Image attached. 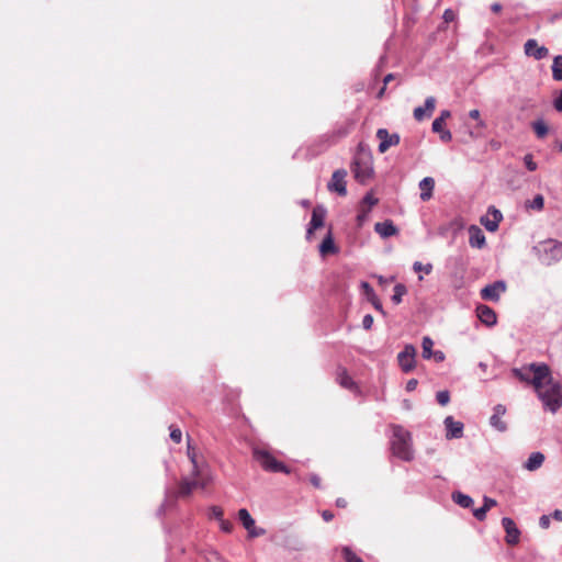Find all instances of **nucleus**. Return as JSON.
<instances>
[{"instance_id": "1", "label": "nucleus", "mask_w": 562, "mask_h": 562, "mask_svg": "<svg viewBox=\"0 0 562 562\" xmlns=\"http://www.w3.org/2000/svg\"><path fill=\"white\" fill-rule=\"evenodd\" d=\"M510 372L519 381L539 389L544 386V380L550 378L551 370L544 362H532L521 368H513Z\"/></svg>"}, {"instance_id": "2", "label": "nucleus", "mask_w": 562, "mask_h": 562, "mask_svg": "<svg viewBox=\"0 0 562 562\" xmlns=\"http://www.w3.org/2000/svg\"><path fill=\"white\" fill-rule=\"evenodd\" d=\"M538 398L542 402L544 411L555 414L562 406V385L553 381L550 374L549 379L544 380V386L535 389Z\"/></svg>"}, {"instance_id": "3", "label": "nucleus", "mask_w": 562, "mask_h": 562, "mask_svg": "<svg viewBox=\"0 0 562 562\" xmlns=\"http://www.w3.org/2000/svg\"><path fill=\"white\" fill-rule=\"evenodd\" d=\"M351 171L359 183H366L373 175L371 151L361 143L355 154Z\"/></svg>"}, {"instance_id": "4", "label": "nucleus", "mask_w": 562, "mask_h": 562, "mask_svg": "<svg viewBox=\"0 0 562 562\" xmlns=\"http://www.w3.org/2000/svg\"><path fill=\"white\" fill-rule=\"evenodd\" d=\"M392 431L391 449L393 454L403 461L413 460L411 432L401 425H392Z\"/></svg>"}, {"instance_id": "5", "label": "nucleus", "mask_w": 562, "mask_h": 562, "mask_svg": "<svg viewBox=\"0 0 562 562\" xmlns=\"http://www.w3.org/2000/svg\"><path fill=\"white\" fill-rule=\"evenodd\" d=\"M198 484L199 482L196 480H189L184 477L181 480L179 484V490L177 492L171 491L170 488H166L165 499L162 504L159 506L157 514L161 516L167 512V509L176 507L178 497L190 496L193 490L198 487Z\"/></svg>"}, {"instance_id": "6", "label": "nucleus", "mask_w": 562, "mask_h": 562, "mask_svg": "<svg viewBox=\"0 0 562 562\" xmlns=\"http://www.w3.org/2000/svg\"><path fill=\"white\" fill-rule=\"evenodd\" d=\"M254 458L256 461L260 463V465L263 468V470L268 472H282L285 474L290 473V469L282 462L278 461L272 454H270L266 450H261L258 448H255L254 451Z\"/></svg>"}, {"instance_id": "7", "label": "nucleus", "mask_w": 562, "mask_h": 562, "mask_svg": "<svg viewBox=\"0 0 562 562\" xmlns=\"http://www.w3.org/2000/svg\"><path fill=\"white\" fill-rule=\"evenodd\" d=\"M562 259V243L555 239H549L542 244L541 261L551 266Z\"/></svg>"}, {"instance_id": "8", "label": "nucleus", "mask_w": 562, "mask_h": 562, "mask_svg": "<svg viewBox=\"0 0 562 562\" xmlns=\"http://www.w3.org/2000/svg\"><path fill=\"white\" fill-rule=\"evenodd\" d=\"M506 282L503 280H497L487 284L481 290V297L485 301L497 302L501 297V294L506 292Z\"/></svg>"}, {"instance_id": "9", "label": "nucleus", "mask_w": 562, "mask_h": 562, "mask_svg": "<svg viewBox=\"0 0 562 562\" xmlns=\"http://www.w3.org/2000/svg\"><path fill=\"white\" fill-rule=\"evenodd\" d=\"M416 349L413 345H406L397 355V361L403 372L408 373L415 368Z\"/></svg>"}, {"instance_id": "10", "label": "nucleus", "mask_w": 562, "mask_h": 562, "mask_svg": "<svg viewBox=\"0 0 562 562\" xmlns=\"http://www.w3.org/2000/svg\"><path fill=\"white\" fill-rule=\"evenodd\" d=\"M347 171L345 169H337L333 172L331 180L328 183V190L335 191L339 195L345 196L347 194L346 188Z\"/></svg>"}, {"instance_id": "11", "label": "nucleus", "mask_w": 562, "mask_h": 562, "mask_svg": "<svg viewBox=\"0 0 562 562\" xmlns=\"http://www.w3.org/2000/svg\"><path fill=\"white\" fill-rule=\"evenodd\" d=\"M502 220V212L497 210L495 206H490L487 210V214L481 217V224L486 228V231L496 232Z\"/></svg>"}, {"instance_id": "12", "label": "nucleus", "mask_w": 562, "mask_h": 562, "mask_svg": "<svg viewBox=\"0 0 562 562\" xmlns=\"http://www.w3.org/2000/svg\"><path fill=\"white\" fill-rule=\"evenodd\" d=\"M376 137L380 139L379 151L385 153L391 146L400 144L401 137L397 133L390 134L386 128H379Z\"/></svg>"}, {"instance_id": "13", "label": "nucleus", "mask_w": 562, "mask_h": 562, "mask_svg": "<svg viewBox=\"0 0 562 562\" xmlns=\"http://www.w3.org/2000/svg\"><path fill=\"white\" fill-rule=\"evenodd\" d=\"M524 50L528 57H533L536 60H541L549 56V49L546 46H540L535 38H530L525 43Z\"/></svg>"}, {"instance_id": "14", "label": "nucleus", "mask_w": 562, "mask_h": 562, "mask_svg": "<svg viewBox=\"0 0 562 562\" xmlns=\"http://www.w3.org/2000/svg\"><path fill=\"white\" fill-rule=\"evenodd\" d=\"M502 526L506 532V542L510 546L517 544L519 542L520 531L515 521L509 517H504L502 519Z\"/></svg>"}, {"instance_id": "15", "label": "nucleus", "mask_w": 562, "mask_h": 562, "mask_svg": "<svg viewBox=\"0 0 562 562\" xmlns=\"http://www.w3.org/2000/svg\"><path fill=\"white\" fill-rule=\"evenodd\" d=\"M325 216L326 209L324 206L317 205L313 209L311 222L306 232L307 238H310L315 229H318L324 225Z\"/></svg>"}, {"instance_id": "16", "label": "nucleus", "mask_w": 562, "mask_h": 562, "mask_svg": "<svg viewBox=\"0 0 562 562\" xmlns=\"http://www.w3.org/2000/svg\"><path fill=\"white\" fill-rule=\"evenodd\" d=\"M443 424L446 427L447 439H458L463 436V424L454 420L452 416H447Z\"/></svg>"}, {"instance_id": "17", "label": "nucleus", "mask_w": 562, "mask_h": 562, "mask_svg": "<svg viewBox=\"0 0 562 562\" xmlns=\"http://www.w3.org/2000/svg\"><path fill=\"white\" fill-rule=\"evenodd\" d=\"M506 407L502 404H497L494 407V414L490 418V424L496 430L504 432L507 429V425L502 420V416L505 415Z\"/></svg>"}, {"instance_id": "18", "label": "nucleus", "mask_w": 562, "mask_h": 562, "mask_svg": "<svg viewBox=\"0 0 562 562\" xmlns=\"http://www.w3.org/2000/svg\"><path fill=\"white\" fill-rule=\"evenodd\" d=\"M469 244L471 247L482 249L485 246V235L480 227L471 225L469 228Z\"/></svg>"}, {"instance_id": "19", "label": "nucleus", "mask_w": 562, "mask_h": 562, "mask_svg": "<svg viewBox=\"0 0 562 562\" xmlns=\"http://www.w3.org/2000/svg\"><path fill=\"white\" fill-rule=\"evenodd\" d=\"M360 286H361L363 294L366 295V299L368 300V302H370L376 311L381 312L382 314H385L382 303H381L380 299L378 297V295L375 294L371 284L367 281H362Z\"/></svg>"}, {"instance_id": "20", "label": "nucleus", "mask_w": 562, "mask_h": 562, "mask_svg": "<svg viewBox=\"0 0 562 562\" xmlns=\"http://www.w3.org/2000/svg\"><path fill=\"white\" fill-rule=\"evenodd\" d=\"M476 313L479 319L486 326H493L497 322L496 313L487 305H479Z\"/></svg>"}, {"instance_id": "21", "label": "nucleus", "mask_w": 562, "mask_h": 562, "mask_svg": "<svg viewBox=\"0 0 562 562\" xmlns=\"http://www.w3.org/2000/svg\"><path fill=\"white\" fill-rule=\"evenodd\" d=\"M374 231L383 238H387L397 234V228L391 220L375 223Z\"/></svg>"}, {"instance_id": "22", "label": "nucleus", "mask_w": 562, "mask_h": 562, "mask_svg": "<svg viewBox=\"0 0 562 562\" xmlns=\"http://www.w3.org/2000/svg\"><path fill=\"white\" fill-rule=\"evenodd\" d=\"M435 187V180L431 177H425L419 182V189H420V200L422 201H428L432 196V190Z\"/></svg>"}, {"instance_id": "23", "label": "nucleus", "mask_w": 562, "mask_h": 562, "mask_svg": "<svg viewBox=\"0 0 562 562\" xmlns=\"http://www.w3.org/2000/svg\"><path fill=\"white\" fill-rule=\"evenodd\" d=\"M336 380L339 383V385L341 387H344V389H347V390H350V391L357 389V385H356L355 381L348 374L347 370L344 369V368H339L338 369Z\"/></svg>"}, {"instance_id": "24", "label": "nucleus", "mask_w": 562, "mask_h": 562, "mask_svg": "<svg viewBox=\"0 0 562 562\" xmlns=\"http://www.w3.org/2000/svg\"><path fill=\"white\" fill-rule=\"evenodd\" d=\"M319 252L322 256H327L329 254H337L338 248L335 245L331 232L329 231L326 237L319 245Z\"/></svg>"}, {"instance_id": "25", "label": "nucleus", "mask_w": 562, "mask_h": 562, "mask_svg": "<svg viewBox=\"0 0 562 562\" xmlns=\"http://www.w3.org/2000/svg\"><path fill=\"white\" fill-rule=\"evenodd\" d=\"M544 461L543 453L537 451L532 452L524 464V468L528 471H536L539 469Z\"/></svg>"}, {"instance_id": "26", "label": "nucleus", "mask_w": 562, "mask_h": 562, "mask_svg": "<svg viewBox=\"0 0 562 562\" xmlns=\"http://www.w3.org/2000/svg\"><path fill=\"white\" fill-rule=\"evenodd\" d=\"M452 499L456 504L463 508H470L474 503L471 496L463 494L461 492H453Z\"/></svg>"}, {"instance_id": "27", "label": "nucleus", "mask_w": 562, "mask_h": 562, "mask_svg": "<svg viewBox=\"0 0 562 562\" xmlns=\"http://www.w3.org/2000/svg\"><path fill=\"white\" fill-rule=\"evenodd\" d=\"M237 515L239 521L247 531H249L255 526V520L246 508L239 509Z\"/></svg>"}, {"instance_id": "28", "label": "nucleus", "mask_w": 562, "mask_h": 562, "mask_svg": "<svg viewBox=\"0 0 562 562\" xmlns=\"http://www.w3.org/2000/svg\"><path fill=\"white\" fill-rule=\"evenodd\" d=\"M552 78L555 81H562V55H558L553 58Z\"/></svg>"}, {"instance_id": "29", "label": "nucleus", "mask_w": 562, "mask_h": 562, "mask_svg": "<svg viewBox=\"0 0 562 562\" xmlns=\"http://www.w3.org/2000/svg\"><path fill=\"white\" fill-rule=\"evenodd\" d=\"M393 295L391 297L394 304H400L402 302L403 296L406 294L407 289L404 284L397 283L393 289Z\"/></svg>"}, {"instance_id": "30", "label": "nucleus", "mask_w": 562, "mask_h": 562, "mask_svg": "<svg viewBox=\"0 0 562 562\" xmlns=\"http://www.w3.org/2000/svg\"><path fill=\"white\" fill-rule=\"evenodd\" d=\"M434 341L430 337L425 336L422 341L423 358L431 359Z\"/></svg>"}, {"instance_id": "31", "label": "nucleus", "mask_w": 562, "mask_h": 562, "mask_svg": "<svg viewBox=\"0 0 562 562\" xmlns=\"http://www.w3.org/2000/svg\"><path fill=\"white\" fill-rule=\"evenodd\" d=\"M532 128L538 138H543L548 134V126L542 120L535 121Z\"/></svg>"}, {"instance_id": "32", "label": "nucleus", "mask_w": 562, "mask_h": 562, "mask_svg": "<svg viewBox=\"0 0 562 562\" xmlns=\"http://www.w3.org/2000/svg\"><path fill=\"white\" fill-rule=\"evenodd\" d=\"M528 207L541 211L544 206V198L541 194H536L532 201L527 204Z\"/></svg>"}, {"instance_id": "33", "label": "nucleus", "mask_w": 562, "mask_h": 562, "mask_svg": "<svg viewBox=\"0 0 562 562\" xmlns=\"http://www.w3.org/2000/svg\"><path fill=\"white\" fill-rule=\"evenodd\" d=\"M342 555L346 562H363L362 559L348 547L342 548Z\"/></svg>"}, {"instance_id": "34", "label": "nucleus", "mask_w": 562, "mask_h": 562, "mask_svg": "<svg viewBox=\"0 0 562 562\" xmlns=\"http://www.w3.org/2000/svg\"><path fill=\"white\" fill-rule=\"evenodd\" d=\"M188 457L193 465L192 475L200 476V469L196 462V456L190 446L188 447Z\"/></svg>"}, {"instance_id": "35", "label": "nucleus", "mask_w": 562, "mask_h": 562, "mask_svg": "<svg viewBox=\"0 0 562 562\" xmlns=\"http://www.w3.org/2000/svg\"><path fill=\"white\" fill-rule=\"evenodd\" d=\"M413 270L415 272H425L426 274H429L432 271V265L431 263H422L420 261H415L413 265Z\"/></svg>"}, {"instance_id": "36", "label": "nucleus", "mask_w": 562, "mask_h": 562, "mask_svg": "<svg viewBox=\"0 0 562 562\" xmlns=\"http://www.w3.org/2000/svg\"><path fill=\"white\" fill-rule=\"evenodd\" d=\"M436 400L437 402L441 405V406H445L449 403L450 401V393L449 391L447 390H443V391H439L437 392L436 394Z\"/></svg>"}, {"instance_id": "37", "label": "nucleus", "mask_w": 562, "mask_h": 562, "mask_svg": "<svg viewBox=\"0 0 562 562\" xmlns=\"http://www.w3.org/2000/svg\"><path fill=\"white\" fill-rule=\"evenodd\" d=\"M423 108L428 113V116H430L436 108V99L434 97L426 98L425 106H423Z\"/></svg>"}, {"instance_id": "38", "label": "nucleus", "mask_w": 562, "mask_h": 562, "mask_svg": "<svg viewBox=\"0 0 562 562\" xmlns=\"http://www.w3.org/2000/svg\"><path fill=\"white\" fill-rule=\"evenodd\" d=\"M220 522V528L223 532L225 533H231L234 529V524L231 521V520H227V519H222L218 521Z\"/></svg>"}, {"instance_id": "39", "label": "nucleus", "mask_w": 562, "mask_h": 562, "mask_svg": "<svg viewBox=\"0 0 562 562\" xmlns=\"http://www.w3.org/2000/svg\"><path fill=\"white\" fill-rule=\"evenodd\" d=\"M524 162H525V166L526 168L529 170V171H535L537 169V164L533 161V157L531 154H527L525 157H524Z\"/></svg>"}, {"instance_id": "40", "label": "nucleus", "mask_w": 562, "mask_h": 562, "mask_svg": "<svg viewBox=\"0 0 562 562\" xmlns=\"http://www.w3.org/2000/svg\"><path fill=\"white\" fill-rule=\"evenodd\" d=\"M170 439L176 442V443H180L181 442V439H182V432L179 428H176V427H170Z\"/></svg>"}, {"instance_id": "41", "label": "nucleus", "mask_w": 562, "mask_h": 562, "mask_svg": "<svg viewBox=\"0 0 562 562\" xmlns=\"http://www.w3.org/2000/svg\"><path fill=\"white\" fill-rule=\"evenodd\" d=\"M378 202H379V200H378L376 198H374V196H373V194H372V193H370V192H369V193H367V194L363 196V199H362V203H363V204H367V205L369 206V207H368V210H369V211H370V209H371L372 206H374L375 204H378Z\"/></svg>"}, {"instance_id": "42", "label": "nucleus", "mask_w": 562, "mask_h": 562, "mask_svg": "<svg viewBox=\"0 0 562 562\" xmlns=\"http://www.w3.org/2000/svg\"><path fill=\"white\" fill-rule=\"evenodd\" d=\"M413 115L416 121L420 122L428 116V113L423 106H417L414 109Z\"/></svg>"}, {"instance_id": "43", "label": "nucleus", "mask_w": 562, "mask_h": 562, "mask_svg": "<svg viewBox=\"0 0 562 562\" xmlns=\"http://www.w3.org/2000/svg\"><path fill=\"white\" fill-rule=\"evenodd\" d=\"M488 510L485 509L483 506L476 508L473 510V516L479 520V521H483L485 518H486V513Z\"/></svg>"}, {"instance_id": "44", "label": "nucleus", "mask_w": 562, "mask_h": 562, "mask_svg": "<svg viewBox=\"0 0 562 562\" xmlns=\"http://www.w3.org/2000/svg\"><path fill=\"white\" fill-rule=\"evenodd\" d=\"M223 509L218 506H212L211 507V517L216 519V520H222L223 519Z\"/></svg>"}, {"instance_id": "45", "label": "nucleus", "mask_w": 562, "mask_h": 562, "mask_svg": "<svg viewBox=\"0 0 562 562\" xmlns=\"http://www.w3.org/2000/svg\"><path fill=\"white\" fill-rule=\"evenodd\" d=\"M443 124H445V121H442V119H435L432 124H431V130L434 133H439L441 132L443 128Z\"/></svg>"}, {"instance_id": "46", "label": "nucleus", "mask_w": 562, "mask_h": 562, "mask_svg": "<svg viewBox=\"0 0 562 562\" xmlns=\"http://www.w3.org/2000/svg\"><path fill=\"white\" fill-rule=\"evenodd\" d=\"M456 16L457 14L452 9H446L442 15L446 23L453 22L456 20Z\"/></svg>"}, {"instance_id": "47", "label": "nucleus", "mask_w": 562, "mask_h": 562, "mask_svg": "<svg viewBox=\"0 0 562 562\" xmlns=\"http://www.w3.org/2000/svg\"><path fill=\"white\" fill-rule=\"evenodd\" d=\"M469 116L473 120H476L479 121L477 122V125L480 127H485V123L483 121L480 120V111L477 109H473L469 112Z\"/></svg>"}, {"instance_id": "48", "label": "nucleus", "mask_w": 562, "mask_h": 562, "mask_svg": "<svg viewBox=\"0 0 562 562\" xmlns=\"http://www.w3.org/2000/svg\"><path fill=\"white\" fill-rule=\"evenodd\" d=\"M372 325H373V317H372V315H370V314L364 315L363 318H362V327L366 330H369V329H371Z\"/></svg>"}, {"instance_id": "49", "label": "nucleus", "mask_w": 562, "mask_h": 562, "mask_svg": "<svg viewBox=\"0 0 562 562\" xmlns=\"http://www.w3.org/2000/svg\"><path fill=\"white\" fill-rule=\"evenodd\" d=\"M266 533V530L262 529V528H256V526H254L249 531H248V536L250 538H256V537H260L262 535Z\"/></svg>"}, {"instance_id": "50", "label": "nucleus", "mask_w": 562, "mask_h": 562, "mask_svg": "<svg viewBox=\"0 0 562 562\" xmlns=\"http://www.w3.org/2000/svg\"><path fill=\"white\" fill-rule=\"evenodd\" d=\"M193 480L199 482L198 487L205 488L209 484V479L202 475V471L200 470V476H193Z\"/></svg>"}, {"instance_id": "51", "label": "nucleus", "mask_w": 562, "mask_h": 562, "mask_svg": "<svg viewBox=\"0 0 562 562\" xmlns=\"http://www.w3.org/2000/svg\"><path fill=\"white\" fill-rule=\"evenodd\" d=\"M553 106L558 112H562V89L553 101Z\"/></svg>"}, {"instance_id": "52", "label": "nucleus", "mask_w": 562, "mask_h": 562, "mask_svg": "<svg viewBox=\"0 0 562 562\" xmlns=\"http://www.w3.org/2000/svg\"><path fill=\"white\" fill-rule=\"evenodd\" d=\"M550 516L548 515H542L539 519V526L542 528V529H548L550 527Z\"/></svg>"}, {"instance_id": "53", "label": "nucleus", "mask_w": 562, "mask_h": 562, "mask_svg": "<svg viewBox=\"0 0 562 562\" xmlns=\"http://www.w3.org/2000/svg\"><path fill=\"white\" fill-rule=\"evenodd\" d=\"M496 501L493 498H490L487 496H484L483 498V507L487 510H490L492 507L496 506Z\"/></svg>"}, {"instance_id": "54", "label": "nucleus", "mask_w": 562, "mask_h": 562, "mask_svg": "<svg viewBox=\"0 0 562 562\" xmlns=\"http://www.w3.org/2000/svg\"><path fill=\"white\" fill-rule=\"evenodd\" d=\"M438 134L440 136V139L445 143L450 142L452 139V134L449 130H442Z\"/></svg>"}, {"instance_id": "55", "label": "nucleus", "mask_w": 562, "mask_h": 562, "mask_svg": "<svg viewBox=\"0 0 562 562\" xmlns=\"http://www.w3.org/2000/svg\"><path fill=\"white\" fill-rule=\"evenodd\" d=\"M431 358L436 362H442L446 357H445V353L441 350H435V351H432Z\"/></svg>"}, {"instance_id": "56", "label": "nucleus", "mask_w": 562, "mask_h": 562, "mask_svg": "<svg viewBox=\"0 0 562 562\" xmlns=\"http://www.w3.org/2000/svg\"><path fill=\"white\" fill-rule=\"evenodd\" d=\"M418 382L416 379H411L406 383V391L412 392L416 389Z\"/></svg>"}, {"instance_id": "57", "label": "nucleus", "mask_w": 562, "mask_h": 562, "mask_svg": "<svg viewBox=\"0 0 562 562\" xmlns=\"http://www.w3.org/2000/svg\"><path fill=\"white\" fill-rule=\"evenodd\" d=\"M310 481L315 487H321V477L317 474H312Z\"/></svg>"}, {"instance_id": "58", "label": "nucleus", "mask_w": 562, "mask_h": 562, "mask_svg": "<svg viewBox=\"0 0 562 562\" xmlns=\"http://www.w3.org/2000/svg\"><path fill=\"white\" fill-rule=\"evenodd\" d=\"M322 517H323V519H324L325 521H327V522H328V521L333 520V518H334V514H333V512H330V510H323V512H322Z\"/></svg>"}, {"instance_id": "59", "label": "nucleus", "mask_w": 562, "mask_h": 562, "mask_svg": "<svg viewBox=\"0 0 562 562\" xmlns=\"http://www.w3.org/2000/svg\"><path fill=\"white\" fill-rule=\"evenodd\" d=\"M550 517H552L557 521H562V510L561 509L553 510V513L550 515Z\"/></svg>"}, {"instance_id": "60", "label": "nucleus", "mask_w": 562, "mask_h": 562, "mask_svg": "<svg viewBox=\"0 0 562 562\" xmlns=\"http://www.w3.org/2000/svg\"><path fill=\"white\" fill-rule=\"evenodd\" d=\"M368 213H369V210L363 211L357 215V221L359 224H361L363 221H366Z\"/></svg>"}, {"instance_id": "61", "label": "nucleus", "mask_w": 562, "mask_h": 562, "mask_svg": "<svg viewBox=\"0 0 562 562\" xmlns=\"http://www.w3.org/2000/svg\"><path fill=\"white\" fill-rule=\"evenodd\" d=\"M451 116V112L449 110H442L440 112V115L437 119H442V121H446Z\"/></svg>"}, {"instance_id": "62", "label": "nucleus", "mask_w": 562, "mask_h": 562, "mask_svg": "<svg viewBox=\"0 0 562 562\" xmlns=\"http://www.w3.org/2000/svg\"><path fill=\"white\" fill-rule=\"evenodd\" d=\"M336 506L345 508L347 506V501L345 498L339 497L336 499Z\"/></svg>"}, {"instance_id": "63", "label": "nucleus", "mask_w": 562, "mask_h": 562, "mask_svg": "<svg viewBox=\"0 0 562 562\" xmlns=\"http://www.w3.org/2000/svg\"><path fill=\"white\" fill-rule=\"evenodd\" d=\"M491 10L495 13H498L502 10V4L498 2H495L491 5Z\"/></svg>"}, {"instance_id": "64", "label": "nucleus", "mask_w": 562, "mask_h": 562, "mask_svg": "<svg viewBox=\"0 0 562 562\" xmlns=\"http://www.w3.org/2000/svg\"><path fill=\"white\" fill-rule=\"evenodd\" d=\"M395 78V75L394 74H387L384 79H383V83L384 86H386L389 82H391L393 79Z\"/></svg>"}]
</instances>
